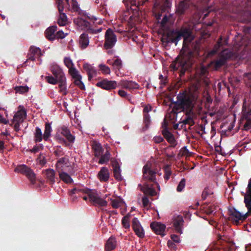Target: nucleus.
Segmentation results:
<instances>
[{
	"mask_svg": "<svg viewBox=\"0 0 251 251\" xmlns=\"http://www.w3.org/2000/svg\"><path fill=\"white\" fill-rule=\"evenodd\" d=\"M116 247V239L111 236L106 241L105 245V251H111L115 249Z\"/></svg>",
	"mask_w": 251,
	"mask_h": 251,
	"instance_id": "26",
	"label": "nucleus"
},
{
	"mask_svg": "<svg viewBox=\"0 0 251 251\" xmlns=\"http://www.w3.org/2000/svg\"><path fill=\"white\" fill-rule=\"evenodd\" d=\"M57 30V26L53 25L48 27L45 33L46 37L50 41H53L55 39V32Z\"/></svg>",
	"mask_w": 251,
	"mask_h": 251,
	"instance_id": "22",
	"label": "nucleus"
},
{
	"mask_svg": "<svg viewBox=\"0 0 251 251\" xmlns=\"http://www.w3.org/2000/svg\"><path fill=\"white\" fill-rule=\"evenodd\" d=\"M26 165H18L14 170L15 172L20 173L21 174H23L24 172H25V169H26Z\"/></svg>",
	"mask_w": 251,
	"mask_h": 251,
	"instance_id": "58",
	"label": "nucleus"
},
{
	"mask_svg": "<svg viewBox=\"0 0 251 251\" xmlns=\"http://www.w3.org/2000/svg\"><path fill=\"white\" fill-rule=\"evenodd\" d=\"M29 52L38 57H40L43 55L41 49L34 46H31L30 47Z\"/></svg>",
	"mask_w": 251,
	"mask_h": 251,
	"instance_id": "40",
	"label": "nucleus"
},
{
	"mask_svg": "<svg viewBox=\"0 0 251 251\" xmlns=\"http://www.w3.org/2000/svg\"><path fill=\"white\" fill-rule=\"evenodd\" d=\"M154 5L156 6H161L162 11L165 12L169 10L171 6V2L170 0H159L158 4L155 3V0H154Z\"/></svg>",
	"mask_w": 251,
	"mask_h": 251,
	"instance_id": "28",
	"label": "nucleus"
},
{
	"mask_svg": "<svg viewBox=\"0 0 251 251\" xmlns=\"http://www.w3.org/2000/svg\"><path fill=\"white\" fill-rule=\"evenodd\" d=\"M59 92L62 93L63 95H66L68 93L66 89V79L60 80L58 81Z\"/></svg>",
	"mask_w": 251,
	"mask_h": 251,
	"instance_id": "35",
	"label": "nucleus"
},
{
	"mask_svg": "<svg viewBox=\"0 0 251 251\" xmlns=\"http://www.w3.org/2000/svg\"><path fill=\"white\" fill-rule=\"evenodd\" d=\"M96 86L100 87L103 89L110 90L114 89L116 88L117 82L116 81L103 79L102 81L98 82L96 84Z\"/></svg>",
	"mask_w": 251,
	"mask_h": 251,
	"instance_id": "11",
	"label": "nucleus"
},
{
	"mask_svg": "<svg viewBox=\"0 0 251 251\" xmlns=\"http://www.w3.org/2000/svg\"><path fill=\"white\" fill-rule=\"evenodd\" d=\"M246 119V122L244 126V129L248 130L251 129V119L249 117H244Z\"/></svg>",
	"mask_w": 251,
	"mask_h": 251,
	"instance_id": "57",
	"label": "nucleus"
},
{
	"mask_svg": "<svg viewBox=\"0 0 251 251\" xmlns=\"http://www.w3.org/2000/svg\"><path fill=\"white\" fill-rule=\"evenodd\" d=\"M74 22L75 25L83 29H87L89 26L90 25L89 22L82 18H77L74 19Z\"/></svg>",
	"mask_w": 251,
	"mask_h": 251,
	"instance_id": "25",
	"label": "nucleus"
},
{
	"mask_svg": "<svg viewBox=\"0 0 251 251\" xmlns=\"http://www.w3.org/2000/svg\"><path fill=\"white\" fill-rule=\"evenodd\" d=\"M113 63V67L119 70L122 67V62L120 59L117 58H116L114 60Z\"/></svg>",
	"mask_w": 251,
	"mask_h": 251,
	"instance_id": "47",
	"label": "nucleus"
},
{
	"mask_svg": "<svg viewBox=\"0 0 251 251\" xmlns=\"http://www.w3.org/2000/svg\"><path fill=\"white\" fill-rule=\"evenodd\" d=\"M42 132L41 129L36 127L35 129V132L34 133V140L35 142H40L42 140Z\"/></svg>",
	"mask_w": 251,
	"mask_h": 251,
	"instance_id": "39",
	"label": "nucleus"
},
{
	"mask_svg": "<svg viewBox=\"0 0 251 251\" xmlns=\"http://www.w3.org/2000/svg\"><path fill=\"white\" fill-rule=\"evenodd\" d=\"M54 139L58 143L65 147H70V144L74 143L75 136L71 134L69 129L66 126H62L58 129Z\"/></svg>",
	"mask_w": 251,
	"mask_h": 251,
	"instance_id": "5",
	"label": "nucleus"
},
{
	"mask_svg": "<svg viewBox=\"0 0 251 251\" xmlns=\"http://www.w3.org/2000/svg\"><path fill=\"white\" fill-rule=\"evenodd\" d=\"M136 235L140 238H143L145 236L144 231L143 227L137 228L134 230Z\"/></svg>",
	"mask_w": 251,
	"mask_h": 251,
	"instance_id": "55",
	"label": "nucleus"
},
{
	"mask_svg": "<svg viewBox=\"0 0 251 251\" xmlns=\"http://www.w3.org/2000/svg\"><path fill=\"white\" fill-rule=\"evenodd\" d=\"M229 220L233 223L238 225L239 221H242V214L235 209H233L229 211Z\"/></svg>",
	"mask_w": 251,
	"mask_h": 251,
	"instance_id": "15",
	"label": "nucleus"
},
{
	"mask_svg": "<svg viewBox=\"0 0 251 251\" xmlns=\"http://www.w3.org/2000/svg\"><path fill=\"white\" fill-rule=\"evenodd\" d=\"M87 194L91 202L95 205L99 206H106L107 205L106 201L101 198L99 194L95 191H92L87 188H74L70 192V195L72 197L75 194H78L79 197H81V194Z\"/></svg>",
	"mask_w": 251,
	"mask_h": 251,
	"instance_id": "4",
	"label": "nucleus"
},
{
	"mask_svg": "<svg viewBox=\"0 0 251 251\" xmlns=\"http://www.w3.org/2000/svg\"><path fill=\"white\" fill-rule=\"evenodd\" d=\"M132 227L133 229V230L136 229L137 228H141L142 226H141L139 221L138 220L137 218H134L132 220Z\"/></svg>",
	"mask_w": 251,
	"mask_h": 251,
	"instance_id": "45",
	"label": "nucleus"
},
{
	"mask_svg": "<svg viewBox=\"0 0 251 251\" xmlns=\"http://www.w3.org/2000/svg\"><path fill=\"white\" fill-rule=\"evenodd\" d=\"M148 0H124L127 11L130 10L134 17H139L143 10L142 6Z\"/></svg>",
	"mask_w": 251,
	"mask_h": 251,
	"instance_id": "6",
	"label": "nucleus"
},
{
	"mask_svg": "<svg viewBox=\"0 0 251 251\" xmlns=\"http://www.w3.org/2000/svg\"><path fill=\"white\" fill-rule=\"evenodd\" d=\"M168 20H169L168 17H167V16L166 15H165L163 17L162 20H161V21L160 22V25L162 27H164L166 26V25L168 21Z\"/></svg>",
	"mask_w": 251,
	"mask_h": 251,
	"instance_id": "64",
	"label": "nucleus"
},
{
	"mask_svg": "<svg viewBox=\"0 0 251 251\" xmlns=\"http://www.w3.org/2000/svg\"><path fill=\"white\" fill-rule=\"evenodd\" d=\"M64 62L65 66L70 70V68H74V65L72 59L68 57H65L64 59Z\"/></svg>",
	"mask_w": 251,
	"mask_h": 251,
	"instance_id": "44",
	"label": "nucleus"
},
{
	"mask_svg": "<svg viewBox=\"0 0 251 251\" xmlns=\"http://www.w3.org/2000/svg\"><path fill=\"white\" fill-rule=\"evenodd\" d=\"M182 38H183L182 49L183 52L170 65V68L173 71L180 69V76L184 75L186 71L191 67L193 64L192 59L193 57L199 54V42H192L194 39L192 31L190 28L184 26L181 27L179 30H169L166 33L163 34L161 39L163 44L175 43L176 46L177 42Z\"/></svg>",
	"mask_w": 251,
	"mask_h": 251,
	"instance_id": "1",
	"label": "nucleus"
},
{
	"mask_svg": "<svg viewBox=\"0 0 251 251\" xmlns=\"http://www.w3.org/2000/svg\"><path fill=\"white\" fill-rule=\"evenodd\" d=\"M212 194L213 192L208 188H205L201 195L202 200H205L208 195H212Z\"/></svg>",
	"mask_w": 251,
	"mask_h": 251,
	"instance_id": "48",
	"label": "nucleus"
},
{
	"mask_svg": "<svg viewBox=\"0 0 251 251\" xmlns=\"http://www.w3.org/2000/svg\"><path fill=\"white\" fill-rule=\"evenodd\" d=\"M190 115H191L187 116V117L182 121V123L184 125H189L190 126L194 125L195 123V121Z\"/></svg>",
	"mask_w": 251,
	"mask_h": 251,
	"instance_id": "42",
	"label": "nucleus"
},
{
	"mask_svg": "<svg viewBox=\"0 0 251 251\" xmlns=\"http://www.w3.org/2000/svg\"><path fill=\"white\" fill-rule=\"evenodd\" d=\"M57 7L59 11H63L64 5L63 0H56Z\"/></svg>",
	"mask_w": 251,
	"mask_h": 251,
	"instance_id": "62",
	"label": "nucleus"
},
{
	"mask_svg": "<svg viewBox=\"0 0 251 251\" xmlns=\"http://www.w3.org/2000/svg\"><path fill=\"white\" fill-rule=\"evenodd\" d=\"M222 37L220 36V38L218 39L217 43L214 45L213 49L208 52V55L209 56H213L217 53L220 47L222 46Z\"/></svg>",
	"mask_w": 251,
	"mask_h": 251,
	"instance_id": "30",
	"label": "nucleus"
},
{
	"mask_svg": "<svg viewBox=\"0 0 251 251\" xmlns=\"http://www.w3.org/2000/svg\"><path fill=\"white\" fill-rule=\"evenodd\" d=\"M244 202L248 209V212L242 215V221L245 220L251 214V178L249 180L246 194L244 196Z\"/></svg>",
	"mask_w": 251,
	"mask_h": 251,
	"instance_id": "8",
	"label": "nucleus"
},
{
	"mask_svg": "<svg viewBox=\"0 0 251 251\" xmlns=\"http://www.w3.org/2000/svg\"><path fill=\"white\" fill-rule=\"evenodd\" d=\"M111 162L115 178L119 181L121 180L122 177L121 175L120 169L118 162L114 160H111Z\"/></svg>",
	"mask_w": 251,
	"mask_h": 251,
	"instance_id": "20",
	"label": "nucleus"
},
{
	"mask_svg": "<svg viewBox=\"0 0 251 251\" xmlns=\"http://www.w3.org/2000/svg\"><path fill=\"white\" fill-rule=\"evenodd\" d=\"M18 109V111L14 116L13 121V122L23 123L26 117V112L23 106H19Z\"/></svg>",
	"mask_w": 251,
	"mask_h": 251,
	"instance_id": "12",
	"label": "nucleus"
},
{
	"mask_svg": "<svg viewBox=\"0 0 251 251\" xmlns=\"http://www.w3.org/2000/svg\"><path fill=\"white\" fill-rule=\"evenodd\" d=\"M231 57V53L227 50L221 51L218 56V58L212 62L216 70H218L226 65L228 59Z\"/></svg>",
	"mask_w": 251,
	"mask_h": 251,
	"instance_id": "7",
	"label": "nucleus"
},
{
	"mask_svg": "<svg viewBox=\"0 0 251 251\" xmlns=\"http://www.w3.org/2000/svg\"><path fill=\"white\" fill-rule=\"evenodd\" d=\"M144 123L146 128H148L150 124V117L149 114H144Z\"/></svg>",
	"mask_w": 251,
	"mask_h": 251,
	"instance_id": "52",
	"label": "nucleus"
},
{
	"mask_svg": "<svg viewBox=\"0 0 251 251\" xmlns=\"http://www.w3.org/2000/svg\"><path fill=\"white\" fill-rule=\"evenodd\" d=\"M50 71L53 75L58 81L60 80L65 79L66 77L63 70L57 65H53L51 67Z\"/></svg>",
	"mask_w": 251,
	"mask_h": 251,
	"instance_id": "13",
	"label": "nucleus"
},
{
	"mask_svg": "<svg viewBox=\"0 0 251 251\" xmlns=\"http://www.w3.org/2000/svg\"><path fill=\"white\" fill-rule=\"evenodd\" d=\"M15 90L17 93L18 92L20 93H24L27 92L28 91V87L27 86H16L15 88Z\"/></svg>",
	"mask_w": 251,
	"mask_h": 251,
	"instance_id": "49",
	"label": "nucleus"
},
{
	"mask_svg": "<svg viewBox=\"0 0 251 251\" xmlns=\"http://www.w3.org/2000/svg\"><path fill=\"white\" fill-rule=\"evenodd\" d=\"M190 2L189 0L180 1L176 8V12L179 15L184 14L185 11L189 7Z\"/></svg>",
	"mask_w": 251,
	"mask_h": 251,
	"instance_id": "17",
	"label": "nucleus"
},
{
	"mask_svg": "<svg viewBox=\"0 0 251 251\" xmlns=\"http://www.w3.org/2000/svg\"><path fill=\"white\" fill-rule=\"evenodd\" d=\"M83 68L87 73L89 81H91L93 77L97 76V70L90 64L88 63H84L83 64Z\"/></svg>",
	"mask_w": 251,
	"mask_h": 251,
	"instance_id": "14",
	"label": "nucleus"
},
{
	"mask_svg": "<svg viewBox=\"0 0 251 251\" xmlns=\"http://www.w3.org/2000/svg\"><path fill=\"white\" fill-rule=\"evenodd\" d=\"M99 68L103 74H109L110 73V68L105 65L100 64L99 65Z\"/></svg>",
	"mask_w": 251,
	"mask_h": 251,
	"instance_id": "53",
	"label": "nucleus"
},
{
	"mask_svg": "<svg viewBox=\"0 0 251 251\" xmlns=\"http://www.w3.org/2000/svg\"><path fill=\"white\" fill-rule=\"evenodd\" d=\"M37 162L41 166H44L45 164H46L47 160L43 155L40 154V155L37 158Z\"/></svg>",
	"mask_w": 251,
	"mask_h": 251,
	"instance_id": "60",
	"label": "nucleus"
},
{
	"mask_svg": "<svg viewBox=\"0 0 251 251\" xmlns=\"http://www.w3.org/2000/svg\"><path fill=\"white\" fill-rule=\"evenodd\" d=\"M81 79L82 78H79L74 79V83L81 90H84L85 89V86L83 82L81 81Z\"/></svg>",
	"mask_w": 251,
	"mask_h": 251,
	"instance_id": "43",
	"label": "nucleus"
},
{
	"mask_svg": "<svg viewBox=\"0 0 251 251\" xmlns=\"http://www.w3.org/2000/svg\"><path fill=\"white\" fill-rule=\"evenodd\" d=\"M79 45L82 49H86L89 44L88 35L85 33L81 34L79 37Z\"/></svg>",
	"mask_w": 251,
	"mask_h": 251,
	"instance_id": "27",
	"label": "nucleus"
},
{
	"mask_svg": "<svg viewBox=\"0 0 251 251\" xmlns=\"http://www.w3.org/2000/svg\"><path fill=\"white\" fill-rule=\"evenodd\" d=\"M55 39H63L65 38L64 33L62 30H59L55 33Z\"/></svg>",
	"mask_w": 251,
	"mask_h": 251,
	"instance_id": "63",
	"label": "nucleus"
},
{
	"mask_svg": "<svg viewBox=\"0 0 251 251\" xmlns=\"http://www.w3.org/2000/svg\"><path fill=\"white\" fill-rule=\"evenodd\" d=\"M242 111L244 117H248L249 116H251V105L247 106L245 102H244Z\"/></svg>",
	"mask_w": 251,
	"mask_h": 251,
	"instance_id": "41",
	"label": "nucleus"
},
{
	"mask_svg": "<svg viewBox=\"0 0 251 251\" xmlns=\"http://www.w3.org/2000/svg\"><path fill=\"white\" fill-rule=\"evenodd\" d=\"M46 178L49 184L53 185L55 182V172L53 169H47L44 171Z\"/></svg>",
	"mask_w": 251,
	"mask_h": 251,
	"instance_id": "18",
	"label": "nucleus"
},
{
	"mask_svg": "<svg viewBox=\"0 0 251 251\" xmlns=\"http://www.w3.org/2000/svg\"><path fill=\"white\" fill-rule=\"evenodd\" d=\"M120 84L122 88L129 90L138 89L139 87L138 83L132 81L122 80Z\"/></svg>",
	"mask_w": 251,
	"mask_h": 251,
	"instance_id": "21",
	"label": "nucleus"
},
{
	"mask_svg": "<svg viewBox=\"0 0 251 251\" xmlns=\"http://www.w3.org/2000/svg\"><path fill=\"white\" fill-rule=\"evenodd\" d=\"M162 134L166 140L170 144L172 145V147H175L176 145V139L174 135L170 132L167 127L166 126L162 130Z\"/></svg>",
	"mask_w": 251,
	"mask_h": 251,
	"instance_id": "16",
	"label": "nucleus"
},
{
	"mask_svg": "<svg viewBox=\"0 0 251 251\" xmlns=\"http://www.w3.org/2000/svg\"><path fill=\"white\" fill-rule=\"evenodd\" d=\"M86 30L88 33L90 34H95L99 32H100L102 30V28L100 27L98 29H94L91 27L90 25H89Z\"/></svg>",
	"mask_w": 251,
	"mask_h": 251,
	"instance_id": "59",
	"label": "nucleus"
},
{
	"mask_svg": "<svg viewBox=\"0 0 251 251\" xmlns=\"http://www.w3.org/2000/svg\"><path fill=\"white\" fill-rule=\"evenodd\" d=\"M72 8L74 12H77L79 10V7L76 0H72Z\"/></svg>",
	"mask_w": 251,
	"mask_h": 251,
	"instance_id": "61",
	"label": "nucleus"
},
{
	"mask_svg": "<svg viewBox=\"0 0 251 251\" xmlns=\"http://www.w3.org/2000/svg\"><path fill=\"white\" fill-rule=\"evenodd\" d=\"M111 205L114 208H118L121 205L122 201L118 199H111Z\"/></svg>",
	"mask_w": 251,
	"mask_h": 251,
	"instance_id": "50",
	"label": "nucleus"
},
{
	"mask_svg": "<svg viewBox=\"0 0 251 251\" xmlns=\"http://www.w3.org/2000/svg\"><path fill=\"white\" fill-rule=\"evenodd\" d=\"M100 157V158L98 163L99 164H106L111 157V154L109 151L107 150L104 154H101Z\"/></svg>",
	"mask_w": 251,
	"mask_h": 251,
	"instance_id": "32",
	"label": "nucleus"
},
{
	"mask_svg": "<svg viewBox=\"0 0 251 251\" xmlns=\"http://www.w3.org/2000/svg\"><path fill=\"white\" fill-rule=\"evenodd\" d=\"M143 185H139L141 190L146 195L153 196L156 194V191L153 188L154 184L156 183V172L151 169V165L146 164L143 168Z\"/></svg>",
	"mask_w": 251,
	"mask_h": 251,
	"instance_id": "2",
	"label": "nucleus"
},
{
	"mask_svg": "<svg viewBox=\"0 0 251 251\" xmlns=\"http://www.w3.org/2000/svg\"><path fill=\"white\" fill-rule=\"evenodd\" d=\"M69 73L74 79L78 78H82V76L75 67L70 68V70H69Z\"/></svg>",
	"mask_w": 251,
	"mask_h": 251,
	"instance_id": "38",
	"label": "nucleus"
},
{
	"mask_svg": "<svg viewBox=\"0 0 251 251\" xmlns=\"http://www.w3.org/2000/svg\"><path fill=\"white\" fill-rule=\"evenodd\" d=\"M59 17L58 19L57 23L60 26L65 25L67 22V17L65 13L63 11H59Z\"/></svg>",
	"mask_w": 251,
	"mask_h": 251,
	"instance_id": "34",
	"label": "nucleus"
},
{
	"mask_svg": "<svg viewBox=\"0 0 251 251\" xmlns=\"http://www.w3.org/2000/svg\"><path fill=\"white\" fill-rule=\"evenodd\" d=\"M23 175L26 176L31 183L34 184L36 181V176L34 172L28 166H26L25 172Z\"/></svg>",
	"mask_w": 251,
	"mask_h": 251,
	"instance_id": "24",
	"label": "nucleus"
},
{
	"mask_svg": "<svg viewBox=\"0 0 251 251\" xmlns=\"http://www.w3.org/2000/svg\"><path fill=\"white\" fill-rule=\"evenodd\" d=\"M92 149L95 157H100L103 152V149L99 143H95L92 145Z\"/></svg>",
	"mask_w": 251,
	"mask_h": 251,
	"instance_id": "31",
	"label": "nucleus"
},
{
	"mask_svg": "<svg viewBox=\"0 0 251 251\" xmlns=\"http://www.w3.org/2000/svg\"><path fill=\"white\" fill-rule=\"evenodd\" d=\"M117 42V37L111 28H108L105 34V42L104 47L105 49H111Z\"/></svg>",
	"mask_w": 251,
	"mask_h": 251,
	"instance_id": "9",
	"label": "nucleus"
},
{
	"mask_svg": "<svg viewBox=\"0 0 251 251\" xmlns=\"http://www.w3.org/2000/svg\"><path fill=\"white\" fill-rule=\"evenodd\" d=\"M185 183H186V180L184 178L181 179V181L179 182L176 190L178 192H181L183 188H184L185 186Z\"/></svg>",
	"mask_w": 251,
	"mask_h": 251,
	"instance_id": "56",
	"label": "nucleus"
},
{
	"mask_svg": "<svg viewBox=\"0 0 251 251\" xmlns=\"http://www.w3.org/2000/svg\"><path fill=\"white\" fill-rule=\"evenodd\" d=\"M46 79L49 83L51 84H56L58 82V79L51 75L46 76Z\"/></svg>",
	"mask_w": 251,
	"mask_h": 251,
	"instance_id": "54",
	"label": "nucleus"
},
{
	"mask_svg": "<svg viewBox=\"0 0 251 251\" xmlns=\"http://www.w3.org/2000/svg\"><path fill=\"white\" fill-rule=\"evenodd\" d=\"M54 154L56 157H60L64 155L65 153L61 146L56 147V149L54 151Z\"/></svg>",
	"mask_w": 251,
	"mask_h": 251,
	"instance_id": "46",
	"label": "nucleus"
},
{
	"mask_svg": "<svg viewBox=\"0 0 251 251\" xmlns=\"http://www.w3.org/2000/svg\"><path fill=\"white\" fill-rule=\"evenodd\" d=\"M176 98L177 100L175 103L174 109L185 112L186 116L193 113L195 104V97L194 96L183 92L178 94Z\"/></svg>",
	"mask_w": 251,
	"mask_h": 251,
	"instance_id": "3",
	"label": "nucleus"
},
{
	"mask_svg": "<svg viewBox=\"0 0 251 251\" xmlns=\"http://www.w3.org/2000/svg\"><path fill=\"white\" fill-rule=\"evenodd\" d=\"M98 177L101 182L107 181L109 178L108 169L106 167H102L98 174Z\"/></svg>",
	"mask_w": 251,
	"mask_h": 251,
	"instance_id": "19",
	"label": "nucleus"
},
{
	"mask_svg": "<svg viewBox=\"0 0 251 251\" xmlns=\"http://www.w3.org/2000/svg\"><path fill=\"white\" fill-rule=\"evenodd\" d=\"M184 222V220L182 216H178L176 217L174 221V226L175 228V229L176 232L181 234L182 231V226H183V223Z\"/></svg>",
	"mask_w": 251,
	"mask_h": 251,
	"instance_id": "23",
	"label": "nucleus"
},
{
	"mask_svg": "<svg viewBox=\"0 0 251 251\" xmlns=\"http://www.w3.org/2000/svg\"><path fill=\"white\" fill-rule=\"evenodd\" d=\"M150 227L155 234L160 235L162 237L165 235V230L166 226L164 224L157 222H153L151 224Z\"/></svg>",
	"mask_w": 251,
	"mask_h": 251,
	"instance_id": "10",
	"label": "nucleus"
},
{
	"mask_svg": "<svg viewBox=\"0 0 251 251\" xmlns=\"http://www.w3.org/2000/svg\"><path fill=\"white\" fill-rule=\"evenodd\" d=\"M69 160L66 157H63L60 158H59L56 164H55V167L56 170L57 171H63V165H66L68 162Z\"/></svg>",
	"mask_w": 251,
	"mask_h": 251,
	"instance_id": "33",
	"label": "nucleus"
},
{
	"mask_svg": "<svg viewBox=\"0 0 251 251\" xmlns=\"http://www.w3.org/2000/svg\"><path fill=\"white\" fill-rule=\"evenodd\" d=\"M59 176L61 180L67 184H70L73 182V180L67 173L63 171H58Z\"/></svg>",
	"mask_w": 251,
	"mask_h": 251,
	"instance_id": "29",
	"label": "nucleus"
},
{
	"mask_svg": "<svg viewBox=\"0 0 251 251\" xmlns=\"http://www.w3.org/2000/svg\"><path fill=\"white\" fill-rule=\"evenodd\" d=\"M243 79L246 86L250 88L251 93V72L244 73Z\"/></svg>",
	"mask_w": 251,
	"mask_h": 251,
	"instance_id": "36",
	"label": "nucleus"
},
{
	"mask_svg": "<svg viewBox=\"0 0 251 251\" xmlns=\"http://www.w3.org/2000/svg\"><path fill=\"white\" fill-rule=\"evenodd\" d=\"M51 131V127L50 124L49 123H46L45 124V131L44 134V139L45 141H47L50 135V133Z\"/></svg>",
	"mask_w": 251,
	"mask_h": 251,
	"instance_id": "37",
	"label": "nucleus"
},
{
	"mask_svg": "<svg viewBox=\"0 0 251 251\" xmlns=\"http://www.w3.org/2000/svg\"><path fill=\"white\" fill-rule=\"evenodd\" d=\"M122 225L124 227L126 228H128L130 227V224L129 222V217L126 215L124 216L122 220Z\"/></svg>",
	"mask_w": 251,
	"mask_h": 251,
	"instance_id": "51",
	"label": "nucleus"
}]
</instances>
